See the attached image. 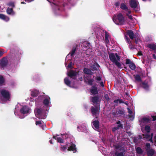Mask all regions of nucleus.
<instances>
[{"label": "nucleus", "instance_id": "nucleus-34", "mask_svg": "<svg viewBox=\"0 0 156 156\" xmlns=\"http://www.w3.org/2000/svg\"><path fill=\"white\" fill-rule=\"evenodd\" d=\"M134 77L135 80L138 82H141V79L140 76L139 75H134Z\"/></svg>", "mask_w": 156, "mask_h": 156}, {"label": "nucleus", "instance_id": "nucleus-62", "mask_svg": "<svg viewBox=\"0 0 156 156\" xmlns=\"http://www.w3.org/2000/svg\"><path fill=\"white\" fill-rule=\"evenodd\" d=\"M21 4H25V2H21Z\"/></svg>", "mask_w": 156, "mask_h": 156}, {"label": "nucleus", "instance_id": "nucleus-47", "mask_svg": "<svg viewBox=\"0 0 156 156\" xmlns=\"http://www.w3.org/2000/svg\"><path fill=\"white\" fill-rule=\"evenodd\" d=\"M9 5L12 7H14L15 6L14 3L13 2H9Z\"/></svg>", "mask_w": 156, "mask_h": 156}, {"label": "nucleus", "instance_id": "nucleus-56", "mask_svg": "<svg viewBox=\"0 0 156 156\" xmlns=\"http://www.w3.org/2000/svg\"><path fill=\"white\" fill-rule=\"evenodd\" d=\"M153 56L154 58L156 59V56L154 54H153Z\"/></svg>", "mask_w": 156, "mask_h": 156}, {"label": "nucleus", "instance_id": "nucleus-63", "mask_svg": "<svg viewBox=\"0 0 156 156\" xmlns=\"http://www.w3.org/2000/svg\"><path fill=\"white\" fill-rule=\"evenodd\" d=\"M154 139L155 140V141L156 142V135L154 136Z\"/></svg>", "mask_w": 156, "mask_h": 156}, {"label": "nucleus", "instance_id": "nucleus-8", "mask_svg": "<svg viewBox=\"0 0 156 156\" xmlns=\"http://www.w3.org/2000/svg\"><path fill=\"white\" fill-rule=\"evenodd\" d=\"M0 93L2 95L4 99L7 100H9L10 99V95L9 91L3 89L1 90Z\"/></svg>", "mask_w": 156, "mask_h": 156}, {"label": "nucleus", "instance_id": "nucleus-15", "mask_svg": "<svg viewBox=\"0 0 156 156\" xmlns=\"http://www.w3.org/2000/svg\"><path fill=\"white\" fill-rule=\"evenodd\" d=\"M120 7L122 9L125 10L126 13L127 12V14H129L131 10L126 3H122L120 5Z\"/></svg>", "mask_w": 156, "mask_h": 156}, {"label": "nucleus", "instance_id": "nucleus-19", "mask_svg": "<svg viewBox=\"0 0 156 156\" xmlns=\"http://www.w3.org/2000/svg\"><path fill=\"white\" fill-rule=\"evenodd\" d=\"M83 46L85 48L83 50L86 51L89 49L90 47V44L87 41L84 42L83 43Z\"/></svg>", "mask_w": 156, "mask_h": 156}, {"label": "nucleus", "instance_id": "nucleus-14", "mask_svg": "<svg viewBox=\"0 0 156 156\" xmlns=\"http://www.w3.org/2000/svg\"><path fill=\"white\" fill-rule=\"evenodd\" d=\"M129 2L131 7L133 9L136 8L139 4L138 2L136 0L129 1Z\"/></svg>", "mask_w": 156, "mask_h": 156}, {"label": "nucleus", "instance_id": "nucleus-11", "mask_svg": "<svg viewBox=\"0 0 156 156\" xmlns=\"http://www.w3.org/2000/svg\"><path fill=\"white\" fill-rule=\"evenodd\" d=\"M30 109L27 106H23L20 110V112L22 114H25L30 112Z\"/></svg>", "mask_w": 156, "mask_h": 156}, {"label": "nucleus", "instance_id": "nucleus-38", "mask_svg": "<svg viewBox=\"0 0 156 156\" xmlns=\"http://www.w3.org/2000/svg\"><path fill=\"white\" fill-rule=\"evenodd\" d=\"M145 130L147 133H149L150 131L151 128L149 126H146L145 127Z\"/></svg>", "mask_w": 156, "mask_h": 156}, {"label": "nucleus", "instance_id": "nucleus-26", "mask_svg": "<svg viewBox=\"0 0 156 156\" xmlns=\"http://www.w3.org/2000/svg\"><path fill=\"white\" fill-rule=\"evenodd\" d=\"M84 73L87 74L92 75L93 74V73L90 69L85 68L83 69Z\"/></svg>", "mask_w": 156, "mask_h": 156}, {"label": "nucleus", "instance_id": "nucleus-5", "mask_svg": "<svg viewBox=\"0 0 156 156\" xmlns=\"http://www.w3.org/2000/svg\"><path fill=\"white\" fill-rule=\"evenodd\" d=\"M109 56L111 61L119 68H121L122 64L119 62L120 57L117 53H111Z\"/></svg>", "mask_w": 156, "mask_h": 156}, {"label": "nucleus", "instance_id": "nucleus-29", "mask_svg": "<svg viewBox=\"0 0 156 156\" xmlns=\"http://www.w3.org/2000/svg\"><path fill=\"white\" fill-rule=\"evenodd\" d=\"M136 152L139 154H141L143 152L142 149L140 147H138L136 148Z\"/></svg>", "mask_w": 156, "mask_h": 156}, {"label": "nucleus", "instance_id": "nucleus-12", "mask_svg": "<svg viewBox=\"0 0 156 156\" xmlns=\"http://www.w3.org/2000/svg\"><path fill=\"white\" fill-rule=\"evenodd\" d=\"M77 130L79 131H84L85 132L87 130V125L85 123H83L77 127Z\"/></svg>", "mask_w": 156, "mask_h": 156}, {"label": "nucleus", "instance_id": "nucleus-32", "mask_svg": "<svg viewBox=\"0 0 156 156\" xmlns=\"http://www.w3.org/2000/svg\"><path fill=\"white\" fill-rule=\"evenodd\" d=\"M39 91L36 90H33L32 91L31 95L32 97H37Z\"/></svg>", "mask_w": 156, "mask_h": 156}, {"label": "nucleus", "instance_id": "nucleus-57", "mask_svg": "<svg viewBox=\"0 0 156 156\" xmlns=\"http://www.w3.org/2000/svg\"><path fill=\"white\" fill-rule=\"evenodd\" d=\"M39 124V121H36V125H37Z\"/></svg>", "mask_w": 156, "mask_h": 156}, {"label": "nucleus", "instance_id": "nucleus-6", "mask_svg": "<svg viewBox=\"0 0 156 156\" xmlns=\"http://www.w3.org/2000/svg\"><path fill=\"white\" fill-rule=\"evenodd\" d=\"M76 51V48H73L71 51L70 53L68 54L66 56L65 61V65L67 69H71L72 67V62H70L67 66H66L67 64V62L69 60H71L72 59L73 57V55Z\"/></svg>", "mask_w": 156, "mask_h": 156}, {"label": "nucleus", "instance_id": "nucleus-17", "mask_svg": "<svg viewBox=\"0 0 156 156\" xmlns=\"http://www.w3.org/2000/svg\"><path fill=\"white\" fill-rule=\"evenodd\" d=\"M51 6L53 7L54 12L56 15L57 10L58 12H59L60 11V8L58 5H56L54 2H52L51 4Z\"/></svg>", "mask_w": 156, "mask_h": 156}, {"label": "nucleus", "instance_id": "nucleus-3", "mask_svg": "<svg viewBox=\"0 0 156 156\" xmlns=\"http://www.w3.org/2000/svg\"><path fill=\"white\" fill-rule=\"evenodd\" d=\"M67 75L69 76L64 79V81L65 83L68 86L72 87L75 88L74 84L73 83V81L71 80V81L69 80V77L70 79H75L76 77L77 73L73 71H70L68 72Z\"/></svg>", "mask_w": 156, "mask_h": 156}, {"label": "nucleus", "instance_id": "nucleus-27", "mask_svg": "<svg viewBox=\"0 0 156 156\" xmlns=\"http://www.w3.org/2000/svg\"><path fill=\"white\" fill-rule=\"evenodd\" d=\"M127 33L130 38L133 40L134 37V34L133 31L131 30H129L127 31Z\"/></svg>", "mask_w": 156, "mask_h": 156}, {"label": "nucleus", "instance_id": "nucleus-28", "mask_svg": "<svg viewBox=\"0 0 156 156\" xmlns=\"http://www.w3.org/2000/svg\"><path fill=\"white\" fill-rule=\"evenodd\" d=\"M90 92L91 94L94 95L98 93L97 89L95 87H93L90 90Z\"/></svg>", "mask_w": 156, "mask_h": 156}, {"label": "nucleus", "instance_id": "nucleus-9", "mask_svg": "<svg viewBox=\"0 0 156 156\" xmlns=\"http://www.w3.org/2000/svg\"><path fill=\"white\" fill-rule=\"evenodd\" d=\"M92 127L95 130L97 131L99 130V122L96 118H95L92 122Z\"/></svg>", "mask_w": 156, "mask_h": 156}, {"label": "nucleus", "instance_id": "nucleus-43", "mask_svg": "<svg viewBox=\"0 0 156 156\" xmlns=\"http://www.w3.org/2000/svg\"><path fill=\"white\" fill-rule=\"evenodd\" d=\"M95 79L96 82L98 83L99 81H100L101 80V77L100 76H96Z\"/></svg>", "mask_w": 156, "mask_h": 156}, {"label": "nucleus", "instance_id": "nucleus-54", "mask_svg": "<svg viewBox=\"0 0 156 156\" xmlns=\"http://www.w3.org/2000/svg\"><path fill=\"white\" fill-rule=\"evenodd\" d=\"M129 48L130 49L133 48V45L132 44H130L129 45Z\"/></svg>", "mask_w": 156, "mask_h": 156}, {"label": "nucleus", "instance_id": "nucleus-37", "mask_svg": "<svg viewBox=\"0 0 156 156\" xmlns=\"http://www.w3.org/2000/svg\"><path fill=\"white\" fill-rule=\"evenodd\" d=\"M146 147H145V150L146 151H147L149 150L150 149H151L152 148H151V145L149 143H147L146 144Z\"/></svg>", "mask_w": 156, "mask_h": 156}, {"label": "nucleus", "instance_id": "nucleus-23", "mask_svg": "<svg viewBox=\"0 0 156 156\" xmlns=\"http://www.w3.org/2000/svg\"><path fill=\"white\" fill-rule=\"evenodd\" d=\"M117 124L118 125L117 127H114L112 128V130L113 132H115L116 130L119 129V128H122V125L120 123V121H118L117 122Z\"/></svg>", "mask_w": 156, "mask_h": 156}, {"label": "nucleus", "instance_id": "nucleus-24", "mask_svg": "<svg viewBox=\"0 0 156 156\" xmlns=\"http://www.w3.org/2000/svg\"><path fill=\"white\" fill-rule=\"evenodd\" d=\"M148 156H152L155 153V151L152 148L146 151Z\"/></svg>", "mask_w": 156, "mask_h": 156}, {"label": "nucleus", "instance_id": "nucleus-44", "mask_svg": "<svg viewBox=\"0 0 156 156\" xmlns=\"http://www.w3.org/2000/svg\"><path fill=\"white\" fill-rule=\"evenodd\" d=\"M4 51V50L3 49L0 50V57H2L3 54L5 53Z\"/></svg>", "mask_w": 156, "mask_h": 156}, {"label": "nucleus", "instance_id": "nucleus-4", "mask_svg": "<svg viewBox=\"0 0 156 156\" xmlns=\"http://www.w3.org/2000/svg\"><path fill=\"white\" fill-rule=\"evenodd\" d=\"M112 20L115 24L119 25H123L125 23V18L121 13L115 14L112 18Z\"/></svg>", "mask_w": 156, "mask_h": 156}, {"label": "nucleus", "instance_id": "nucleus-2", "mask_svg": "<svg viewBox=\"0 0 156 156\" xmlns=\"http://www.w3.org/2000/svg\"><path fill=\"white\" fill-rule=\"evenodd\" d=\"M42 100L44 105L43 108H40V119H45L47 116V111L51 106V99L48 95L42 93L40 94V100Z\"/></svg>", "mask_w": 156, "mask_h": 156}, {"label": "nucleus", "instance_id": "nucleus-36", "mask_svg": "<svg viewBox=\"0 0 156 156\" xmlns=\"http://www.w3.org/2000/svg\"><path fill=\"white\" fill-rule=\"evenodd\" d=\"M105 42L106 44H108L109 43V40H108L109 35L107 33H106L105 34Z\"/></svg>", "mask_w": 156, "mask_h": 156}, {"label": "nucleus", "instance_id": "nucleus-41", "mask_svg": "<svg viewBox=\"0 0 156 156\" xmlns=\"http://www.w3.org/2000/svg\"><path fill=\"white\" fill-rule=\"evenodd\" d=\"M131 10H130V12L129 14H127V12L126 13V16H128V18L132 20V15H131Z\"/></svg>", "mask_w": 156, "mask_h": 156}, {"label": "nucleus", "instance_id": "nucleus-30", "mask_svg": "<svg viewBox=\"0 0 156 156\" xmlns=\"http://www.w3.org/2000/svg\"><path fill=\"white\" fill-rule=\"evenodd\" d=\"M34 112L36 117L39 118V108L38 106H37L36 108H35Z\"/></svg>", "mask_w": 156, "mask_h": 156}, {"label": "nucleus", "instance_id": "nucleus-48", "mask_svg": "<svg viewBox=\"0 0 156 156\" xmlns=\"http://www.w3.org/2000/svg\"><path fill=\"white\" fill-rule=\"evenodd\" d=\"M105 98L107 101H108L109 100V98L107 94H105Z\"/></svg>", "mask_w": 156, "mask_h": 156}, {"label": "nucleus", "instance_id": "nucleus-52", "mask_svg": "<svg viewBox=\"0 0 156 156\" xmlns=\"http://www.w3.org/2000/svg\"><path fill=\"white\" fill-rule=\"evenodd\" d=\"M114 102L116 104H118L119 102L118 99L114 100Z\"/></svg>", "mask_w": 156, "mask_h": 156}, {"label": "nucleus", "instance_id": "nucleus-31", "mask_svg": "<svg viewBox=\"0 0 156 156\" xmlns=\"http://www.w3.org/2000/svg\"><path fill=\"white\" fill-rule=\"evenodd\" d=\"M7 13L9 15H13L14 13L12 8H8L6 10Z\"/></svg>", "mask_w": 156, "mask_h": 156}, {"label": "nucleus", "instance_id": "nucleus-55", "mask_svg": "<svg viewBox=\"0 0 156 156\" xmlns=\"http://www.w3.org/2000/svg\"><path fill=\"white\" fill-rule=\"evenodd\" d=\"M33 0H25V1L27 2H30L32 1Z\"/></svg>", "mask_w": 156, "mask_h": 156}, {"label": "nucleus", "instance_id": "nucleus-13", "mask_svg": "<svg viewBox=\"0 0 156 156\" xmlns=\"http://www.w3.org/2000/svg\"><path fill=\"white\" fill-rule=\"evenodd\" d=\"M8 64V60L7 58L4 57L1 60L0 62V65L2 68H4Z\"/></svg>", "mask_w": 156, "mask_h": 156}, {"label": "nucleus", "instance_id": "nucleus-33", "mask_svg": "<svg viewBox=\"0 0 156 156\" xmlns=\"http://www.w3.org/2000/svg\"><path fill=\"white\" fill-rule=\"evenodd\" d=\"M41 127L43 129L46 128V126L45 124L42 121H40V127Z\"/></svg>", "mask_w": 156, "mask_h": 156}, {"label": "nucleus", "instance_id": "nucleus-16", "mask_svg": "<svg viewBox=\"0 0 156 156\" xmlns=\"http://www.w3.org/2000/svg\"><path fill=\"white\" fill-rule=\"evenodd\" d=\"M126 64H129V68L132 70H134L136 68V66L134 63L132 62L129 59H126Z\"/></svg>", "mask_w": 156, "mask_h": 156}, {"label": "nucleus", "instance_id": "nucleus-21", "mask_svg": "<svg viewBox=\"0 0 156 156\" xmlns=\"http://www.w3.org/2000/svg\"><path fill=\"white\" fill-rule=\"evenodd\" d=\"M147 47L149 48L154 50L156 52V44L152 43L147 45Z\"/></svg>", "mask_w": 156, "mask_h": 156}, {"label": "nucleus", "instance_id": "nucleus-60", "mask_svg": "<svg viewBox=\"0 0 156 156\" xmlns=\"http://www.w3.org/2000/svg\"><path fill=\"white\" fill-rule=\"evenodd\" d=\"M49 142L51 144H53L52 141V140H50Z\"/></svg>", "mask_w": 156, "mask_h": 156}, {"label": "nucleus", "instance_id": "nucleus-51", "mask_svg": "<svg viewBox=\"0 0 156 156\" xmlns=\"http://www.w3.org/2000/svg\"><path fill=\"white\" fill-rule=\"evenodd\" d=\"M119 4H120V3L119 2H117L115 3V5L116 6H119Z\"/></svg>", "mask_w": 156, "mask_h": 156}, {"label": "nucleus", "instance_id": "nucleus-39", "mask_svg": "<svg viewBox=\"0 0 156 156\" xmlns=\"http://www.w3.org/2000/svg\"><path fill=\"white\" fill-rule=\"evenodd\" d=\"M4 79L3 77L0 75V85H2L4 82Z\"/></svg>", "mask_w": 156, "mask_h": 156}, {"label": "nucleus", "instance_id": "nucleus-20", "mask_svg": "<svg viewBox=\"0 0 156 156\" xmlns=\"http://www.w3.org/2000/svg\"><path fill=\"white\" fill-rule=\"evenodd\" d=\"M0 19L6 22H8L9 20V18L8 16L2 14H0Z\"/></svg>", "mask_w": 156, "mask_h": 156}, {"label": "nucleus", "instance_id": "nucleus-50", "mask_svg": "<svg viewBox=\"0 0 156 156\" xmlns=\"http://www.w3.org/2000/svg\"><path fill=\"white\" fill-rule=\"evenodd\" d=\"M153 119V121H154L156 120V115L155 116H152Z\"/></svg>", "mask_w": 156, "mask_h": 156}, {"label": "nucleus", "instance_id": "nucleus-49", "mask_svg": "<svg viewBox=\"0 0 156 156\" xmlns=\"http://www.w3.org/2000/svg\"><path fill=\"white\" fill-rule=\"evenodd\" d=\"M119 102L120 104L121 103H124V102L123 101V100L121 99H118Z\"/></svg>", "mask_w": 156, "mask_h": 156}, {"label": "nucleus", "instance_id": "nucleus-1", "mask_svg": "<svg viewBox=\"0 0 156 156\" xmlns=\"http://www.w3.org/2000/svg\"><path fill=\"white\" fill-rule=\"evenodd\" d=\"M68 135L66 134H62L61 136L58 135L54 136L53 138L56 140L58 142L62 143L64 142V139H67L66 146H62L60 148L62 151H65L66 149L68 151H72L74 153L76 152V146L72 142H69L70 139L68 137Z\"/></svg>", "mask_w": 156, "mask_h": 156}, {"label": "nucleus", "instance_id": "nucleus-10", "mask_svg": "<svg viewBox=\"0 0 156 156\" xmlns=\"http://www.w3.org/2000/svg\"><path fill=\"white\" fill-rule=\"evenodd\" d=\"M153 134L152 133L151 135H149L147 134H145L143 135V137L144 140L146 141H150L151 142H152V138L153 137ZM140 138L142 139V136H139Z\"/></svg>", "mask_w": 156, "mask_h": 156}, {"label": "nucleus", "instance_id": "nucleus-45", "mask_svg": "<svg viewBox=\"0 0 156 156\" xmlns=\"http://www.w3.org/2000/svg\"><path fill=\"white\" fill-rule=\"evenodd\" d=\"M125 37L127 42L128 44H130L131 43V41L130 39L126 36H125Z\"/></svg>", "mask_w": 156, "mask_h": 156}, {"label": "nucleus", "instance_id": "nucleus-53", "mask_svg": "<svg viewBox=\"0 0 156 156\" xmlns=\"http://www.w3.org/2000/svg\"><path fill=\"white\" fill-rule=\"evenodd\" d=\"M101 86L102 87H104V84L103 82H101L100 83Z\"/></svg>", "mask_w": 156, "mask_h": 156}, {"label": "nucleus", "instance_id": "nucleus-61", "mask_svg": "<svg viewBox=\"0 0 156 156\" xmlns=\"http://www.w3.org/2000/svg\"><path fill=\"white\" fill-rule=\"evenodd\" d=\"M50 3H51V2L52 1H54V0H47Z\"/></svg>", "mask_w": 156, "mask_h": 156}, {"label": "nucleus", "instance_id": "nucleus-40", "mask_svg": "<svg viewBox=\"0 0 156 156\" xmlns=\"http://www.w3.org/2000/svg\"><path fill=\"white\" fill-rule=\"evenodd\" d=\"M127 109L128 110V112L129 114V116H131L133 118V119L134 118V117L133 115H132L133 113L132 111L129 108H127Z\"/></svg>", "mask_w": 156, "mask_h": 156}, {"label": "nucleus", "instance_id": "nucleus-18", "mask_svg": "<svg viewBox=\"0 0 156 156\" xmlns=\"http://www.w3.org/2000/svg\"><path fill=\"white\" fill-rule=\"evenodd\" d=\"M91 112L93 116H97L99 112V110L97 107H92L91 108Z\"/></svg>", "mask_w": 156, "mask_h": 156}, {"label": "nucleus", "instance_id": "nucleus-22", "mask_svg": "<svg viewBox=\"0 0 156 156\" xmlns=\"http://www.w3.org/2000/svg\"><path fill=\"white\" fill-rule=\"evenodd\" d=\"M142 87L146 90H148L149 88V85L148 84V82L147 80H145L143 82L142 85Z\"/></svg>", "mask_w": 156, "mask_h": 156}, {"label": "nucleus", "instance_id": "nucleus-58", "mask_svg": "<svg viewBox=\"0 0 156 156\" xmlns=\"http://www.w3.org/2000/svg\"><path fill=\"white\" fill-rule=\"evenodd\" d=\"M38 101V100L37 99H35L36 104V105H37V104H38V101Z\"/></svg>", "mask_w": 156, "mask_h": 156}, {"label": "nucleus", "instance_id": "nucleus-64", "mask_svg": "<svg viewBox=\"0 0 156 156\" xmlns=\"http://www.w3.org/2000/svg\"><path fill=\"white\" fill-rule=\"evenodd\" d=\"M137 9H135V10H136V11H138L139 10V9L138 8H137Z\"/></svg>", "mask_w": 156, "mask_h": 156}, {"label": "nucleus", "instance_id": "nucleus-46", "mask_svg": "<svg viewBox=\"0 0 156 156\" xmlns=\"http://www.w3.org/2000/svg\"><path fill=\"white\" fill-rule=\"evenodd\" d=\"M94 80L93 79H90L88 81V84L90 85H92L94 81Z\"/></svg>", "mask_w": 156, "mask_h": 156}, {"label": "nucleus", "instance_id": "nucleus-59", "mask_svg": "<svg viewBox=\"0 0 156 156\" xmlns=\"http://www.w3.org/2000/svg\"><path fill=\"white\" fill-rule=\"evenodd\" d=\"M123 103L125 104H126L127 105H128V103L127 101H126V102H124V103Z\"/></svg>", "mask_w": 156, "mask_h": 156}, {"label": "nucleus", "instance_id": "nucleus-7", "mask_svg": "<svg viewBox=\"0 0 156 156\" xmlns=\"http://www.w3.org/2000/svg\"><path fill=\"white\" fill-rule=\"evenodd\" d=\"M150 121V119L149 118L147 117H144L140 119L139 120L140 125L141 126V129L142 131L143 130V126L147 123H148Z\"/></svg>", "mask_w": 156, "mask_h": 156}, {"label": "nucleus", "instance_id": "nucleus-42", "mask_svg": "<svg viewBox=\"0 0 156 156\" xmlns=\"http://www.w3.org/2000/svg\"><path fill=\"white\" fill-rule=\"evenodd\" d=\"M117 113L119 115H122L124 114V111L123 110H119L117 111Z\"/></svg>", "mask_w": 156, "mask_h": 156}, {"label": "nucleus", "instance_id": "nucleus-35", "mask_svg": "<svg viewBox=\"0 0 156 156\" xmlns=\"http://www.w3.org/2000/svg\"><path fill=\"white\" fill-rule=\"evenodd\" d=\"M111 154L114 156H123V153L122 152L117 153L116 152L115 154L113 152H112Z\"/></svg>", "mask_w": 156, "mask_h": 156}, {"label": "nucleus", "instance_id": "nucleus-25", "mask_svg": "<svg viewBox=\"0 0 156 156\" xmlns=\"http://www.w3.org/2000/svg\"><path fill=\"white\" fill-rule=\"evenodd\" d=\"M90 100L92 102L95 104L99 101V98L97 97H92L90 99Z\"/></svg>", "mask_w": 156, "mask_h": 156}]
</instances>
